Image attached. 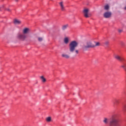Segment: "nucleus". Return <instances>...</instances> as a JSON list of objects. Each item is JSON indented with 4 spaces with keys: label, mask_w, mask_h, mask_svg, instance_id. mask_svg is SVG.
Instances as JSON below:
<instances>
[{
    "label": "nucleus",
    "mask_w": 126,
    "mask_h": 126,
    "mask_svg": "<svg viewBox=\"0 0 126 126\" xmlns=\"http://www.w3.org/2000/svg\"><path fill=\"white\" fill-rule=\"evenodd\" d=\"M78 46V42L75 40L71 41L69 44V50L70 53L75 51V48Z\"/></svg>",
    "instance_id": "f257e3e1"
},
{
    "label": "nucleus",
    "mask_w": 126,
    "mask_h": 126,
    "mask_svg": "<svg viewBox=\"0 0 126 126\" xmlns=\"http://www.w3.org/2000/svg\"><path fill=\"white\" fill-rule=\"evenodd\" d=\"M121 100L120 99H115L113 101V106L115 108H118L120 106Z\"/></svg>",
    "instance_id": "f03ea898"
},
{
    "label": "nucleus",
    "mask_w": 126,
    "mask_h": 126,
    "mask_svg": "<svg viewBox=\"0 0 126 126\" xmlns=\"http://www.w3.org/2000/svg\"><path fill=\"white\" fill-rule=\"evenodd\" d=\"M18 38L21 40L22 41H24L25 39L27 38V35L24 34H19L18 35Z\"/></svg>",
    "instance_id": "7ed1b4c3"
},
{
    "label": "nucleus",
    "mask_w": 126,
    "mask_h": 126,
    "mask_svg": "<svg viewBox=\"0 0 126 126\" xmlns=\"http://www.w3.org/2000/svg\"><path fill=\"white\" fill-rule=\"evenodd\" d=\"M103 16L104 18H110L112 16V12H106L104 13Z\"/></svg>",
    "instance_id": "20e7f679"
},
{
    "label": "nucleus",
    "mask_w": 126,
    "mask_h": 126,
    "mask_svg": "<svg viewBox=\"0 0 126 126\" xmlns=\"http://www.w3.org/2000/svg\"><path fill=\"white\" fill-rule=\"evenodd\" d=\"M89 11V10H88V9H85L83 10L84 15L86 18H88L89 17V15H88Z\"/></svg>",
    "instance_id": "39448f33"
},
{
    "label": "nucleus",
    "mask_w": 126,
    "mask_h": 126,
    "mask_svg": "<svg viewBox=\"0 0 126 126\" xmlns=\"http://www.w3.org/2000/svg\"><path fill=\"white\" fill-rule=\"evenodd\" d=\"M114 58L120 62H124V61H125V59L119 55H115Z\"/></svg>",
    "instance_id": "423d86ee"
},
{
    "label": "nucleus",
    "mask_w": 126,
    "mask_h": 126,
    "mask_svg": "<svg viewBox=\"0 0 126 126\" xmlns=\"http://www.w3.org/2000/svg\"><path fill=\"white\" fill-rule=\"evenodd\" d=\"M87 45L89 48H94V47H95V46L94 45L92 44V43H91V42H90V41L87 42Z\"/></svg>",
    "instance_id": "0eeeda50"
},
{
    "label": "nucleus",
    "mask_w": 126,
    "mask_h": 126,
    "mask_svg": "<svg viewBox=\"0 0 126 126\" xmlns=\"http://www.w3.org/2000/svg\"><path fill=\"white\" fill-rule=\"evenodd\" d=\"M59 4L61 6V10H62V11H64V10H65V9L64 6H63V2L62 1L60 2L59 3Z\"/></svg>",
    "instance_id": "6e6552de"
},
{
    "label": "nucleus",
    "mask_w": 126,
    "mask_h": 126,
    "mask_svg": "<svg viewBox=\"0 0 126 126\" xmlns=\"http://www.w3.org/2000/svg\"><path fill=\"white\" fill-rule=\"evenodd\" d=\"M29 29L25 28L24 29L23 33L25 35V34H27L29 32Z\"/></svg>",
    "instance_id": "1a4fd4ad"
},
{
    "label": "nucleus",
    "mask_w": 126,
    "mask_h": 126,
    "mask_svg": "<svg viewBox=\"0 0 126 126\" xmlns=\"http://www.w3.org/2000/svg\"><path fill=\"white\" fill-rule=\"evenodd\" d=\"M82 49L83 50H84V51H87V49H89V47H88L87 45H84L82 46Z\"/></svg>",
    "instance_id": "9d476101"
},
{
    "label": "nucleus",
    "mask_w": 126,
    "mask_h": 126,
    "mask_svg": "<svg viewBox=\"0 0 126 126\" xmlns=\"http://www.w3.org/2000/svg\"><path fill=\"white\" fill-rule=\"evenodd\" d=\"M46 121L47 123H50L52 122V117H48L46 118Z\"/></svg>",
    "instance_id": "9b49d317"
},
{
    "label": "nucleus",
    "mask_w": 126,
    "mask_h": 126,
    "mask_svg": "<svg viewBox=\"0 0 126 126\" xmlns=\"http://www.w3.org/2000/svg\"><path fill=\"white\" fill-rule=\"evenodd\" d=\"M62 58H65V59H69V56L66 54H62Z\"/></svg>",
    "instance_id": "f8f14e48"
},
{
    "label": "nucleus",
    "mask_w": 126,
    "mask_h": 126,
    "mask_svg": "<svg viewBox=\"0 0 126 126\" xmlns=\"http://www.w3.org/2000/svg\"><path fill=\"white\" fill-rule=\"evenodd\" d=\"M14 23L15 24H20L21 22L20 21L18 20L17 19H15L14 21Z\"/></svg>",
    "instance_id": "ddd939ff"
},
{
    "label": "nucleus",
    "mask_w": 126,
    "mask_h": 126,
    "mask_svg": "<svg viewBox=\"0 0 126 126\" xmlns=\"http://www.w3.org/2000/svg\"><path fill=\"white\" fill-rule=\"evenodd\" d=\"M68 27V25H65L62 26V30L64 31Z\"/></svg>",
    "instance_id": "4468645a"
},
{
    "label": "nucleus",
    "mask_w": 126,
    "mask_h": 126,
    "mask_svg": "<svg viewBox=\"0 0 126 126\" xmlns=\"http://www.w3.org/2000/svg\"><path fill=\"white\" fill-rule=\"evenodd\" d=\"M40 78L41 79L42 82H43V83L46 82V78H45V77H44L43 76H41L40 77Z\"/></svg>",
    "instance_id": "2eb2a0df"
},
{
    "label": "nucleus",
    "mask_w": 126,
    "mask_h": 126,
    "mask_svg": "<svg viewBox=\"0 0 126 126\" xmlns=\"http://www.w3.org/2000/svg\"><path fill=\"white\" fill-rule=\"evenodd\" d=\"M68 37H65L64 39V43H65V44H68Z\"/></svg>",
    "instance_id": "dca6fc26"
},
{
    "label": "nucleus",
    "mask_w": 126,
    "mask_h": 126,
    "mask_svg": "<svg viewBox=\"0 0 126 126\" xmlns=\"http://www.w3.org/2000/svg\"><path fill=\"white\" fill-rule=\"evenodd\" d=\"M109 9H110V6H109V5L107 4L104 6V9L105 10H109Z\"/></svg>",
    "instance_id": "f3484780"
},
{
    "label": "nucleus",
    "mask_w": 126,
    "mask_h": 126,
    "mask_svg": "<svg viewBox=\"0 0 126 126\" xmlns=\"http://www.w3.org/2000/svg\"><path fill=\"white\" fill-rule=\"evenodd\" d=\"M109 41H105V42L104 43V45H105V46H106V47H108V45H109Z\"/></svg>",
    "instance_id": "a211bd4d"
},
{
    "label": "nucleus",
    "mask_w": 126,
    "mask_h": 126,
    "mask_svg": "<svg viewBox=\"0 0 126 126\" xmlns=\"http://www.w3.org/2000/svg\"><path fill=\"white\" fill-rule=\"evenodd\" d=\"M38 40L39 41V42H42V41H43V38H42V37H38Z\"/></svg>",
    "instance_id": "6ab92c4d"
},
{
    "label": "nucleus",
    "mask_w": 126,
    "mask_h": 126,
    "mask_svg": "<svg viewBox=\"0 0 126 126\" xmlns=\"http://www.w3.org/2000/svg\"><path fill=\"white\" fill-rule=\"evenodd\" d=\"M94 46H95V47L99 46H100V43L99 42H96V43H95V45H94Z\"/></svg>",
    "instance_id": "aec40b11"
},
{
    "label": "nucleus",
    "mask_w": 126,
    "mask_h": 126,
    "mask_svg": "<svg viewBox=\"0 0 126 126\" xmlns=\"http://www.w3.org/2000/svg\"><path fill=\"white\" fill-rule=\"evenodd\" d=\"M120 44H121V45L122 46H124V45H125V43H124V42H123V41H121V42H120Z\"/></svg>",
    "instance_id": "412c9836"
},
{
    "label": "nucleus",
    "mask_w": 126,
    "mask_h": 126,
    "mask_svg": "<svg viewBox=\"0 0 126 126\" xmlns=\"http://www.w3.org/2000/svg\"><path fill=\"white\" fill-rule=\"evenodd\" d=\"M75 52L76 54H78V53H79V51H78V50H75Z\"/></svg>",
    "instance_id": "4be33fe9"
},
{
    "label": "nucleus",
    "mask_w": 126,
    "mask_h": 126,
    "mask_svg": "<svg viewBox=\"0 0 126 126\" xmlns=\"http://www.w3.org/2000/svg\"><path fill=\"white\" fill-rule=\"evenodd\" d=\"M119 33H121V32H122V30H119Z\"/></svg>",
    "instance_id": "5701e85b"
},
{
    "label": "nucleus",
    "mask_w": 126,
    "mask_h": 126,
    "mask_svg": "<svg viewBox=\"0 0 126 126\" xmlns=\"http://www.w3.org/2000/svg\"><path fill=\"white\" fill-rule=\"evenodd\" d=\"M7 10L8 11H10V9H7Z\"/></svg>",
    "instance_id": "b1692460"
},
{
    "label": "nucleus",
    "mask_w": 126,
    "mask_h": 126,
    "mask_svg": "<svg viewBox=\"0 0 126 126\" xmlns=\"http://www.w3.org/2000/svg\"><path fill=\"white\" fill-rule=\"evenodd\" d=\"M124 9L126 10V6L124 8Z\"/></svg>",
    "instance_id": "393cba45"
}]
</instances>
